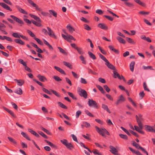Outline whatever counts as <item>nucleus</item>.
Masks as SVG:
<instances>
[{"label": "nucleus", "mask_w": 155, "mask_h": 155, "mask_svg": "<svg viewBox=\"0 0 155 155\" xmlns=\"http://www.w3.org/2000/svg\"><path fill=\"white\" fill-rule=\"evenodd\" d=\"M29 15L31 17L37 21L33 20H31V21L28 19H24V20L26 23L29 24H31L32 22L33 24L37 26L40 27L42 26V25L41 24L42 21L39 17L32 14H29Z\"/></svg>", "instance_id": "obj_1"}, {"label": "nucleus", "mask_w": 155, "mask_h": 155, "mask_svg": "<svg viewBox=\"0 0 155 155\" xmlns=\"http://www.w3.org/2000/svg\"><path fill=\"white\" fill-rule=\"evenodd\" d=\"M20 33L18 32H14L12 33V36L18 39H15L14 40L15 42L17 44H19L21 45H25V42L20 39Z\"/></svg>", "instance_id": "obj_2"}, {"label": "nucleus", "mask_w": 155, "mask_h": 155, "mask_svg": "<svg viewBox=\"0 0 155 155\" xmlns=\"http://www.w3.org/2000/svg\"><path fill=\"white\" fill-rule=\"evenodd\" d=\"M77 92L81 97H83L85 99L87 98V94L85 90L81 89L80 87H78L77 89Z\"/></svg>", "instance_id": "obj_3"}, {"label": "nucleus", "mask_w": 155, "mask_h": 155, "mask_svg": "<svg viewBox=\"0 0 155 155\" xmlns=\"http://www.w3.org/2000/svg\"><path fill=\"white\" fill-rule=\"evenodd\" d=\"M61 142L64 146H65L67 148L70 150H72L74 148L73 146L70 143H68L67 140L66 139H63L61 140Z\"/></svg>", "instance_id": "obj_4"}, {"label": "nucleus", "mask_w": 155, "mask_h": 155, "mask_svg": "<svg viewBox=\"0 0 155 155\" xmlns=\"http://www.w3.org/2000/svg\"><path fill=\"white\" fill-rule=\"evenodd\" d=\"M133 146L135 147L136 148L138 149L141 150L143 153L146 154L147 155H148V152L145 149L140 146L139 144L137 143L134 141H133Z\"/></svg>", "instance_id": "obj_5"}, {"label": "nucleus", "mask_w": 155, "mask_h": 155, "mask_svg": "<svg viewBox=\"0 0 155 155\" xmlns=\"http://www.w3.org/2000/svg\"><path fill=\"white\" fill-rule=\"evenodd\" d=\"M88 104L89 106L90 107H93L96 108H98L97 102L92 99H89Z\"/></svg>", "instance_id": "obj_6"}, {"label": "nucleus", "mask_w": 155, "mask_h": 155, "mask_svg": "<svg viewBox=\"0 0 155 155\" xmlns=\"http://www.w3.org/2000/svg\"><path fill=\"white\" fill-rule=\"evenodd\" d=\"M95 128L96 129V131L98 133L102 135L103 137H105V135L104 134V130L105 128H100L99 127L97 126H95Z\"/></svg>", "instance_id": "obj_7"}, {"label": "nucleus", "mask_w": 155, "mask_h": 155, "mask_svg": "<svg viewBox=\"0 0 155 155\" xmlns=\"http://www.w3.org/2000/svg\"><path fill=\"white\" fill-rule=\"evenodd\" d=\"M10 17L14 21L18 22L19 24H24L23 21L22 20L19 18L13 15H10Z\"/></svg>", "instance_id": "obj_8"}, {"label": "nucleus", "mask_w": 155, "mask_h": 155, "mask_svg": "<svg viewBox=\"0 0 155 155\" xmlns=\"http://www.w3.org/2000/svg\"><path fill=\"white\" fill-rule=\"evenodd\" d=\"M47 28L48 30V34L51 37L54 38H56V36L55 35L53 31H52L51 29L48 27H47Z\"/></svg>", "instance_id": "obj_9"}, {"label": "nucleus", "mask_w": 155, "mask_h": 155, "mask_svg": "<svg viewBox=\"0 0 155 155\" xmlns=\"http://www.w3.org/2000/svg\"><path fill=\"white\" fill-rule=\"evenodd\" d=\"M135 117L137 122V123L140 129H142L143 128V125L141 122V121L142 120L140 119V118H139L138 116L137 115H136Z\"/></svg>", "instance_id": "obj_10"}, {"label": "nucleus", "mask_w": 155, "mask_h": 155, "mask_svg": "<svg viewBox=\"0 0 155 155\" xmlns=\"http://www.w3.org/2000/svg\"><path fill=\"white\" fill-rule=\"evenodd\" d=\"M145 130L147 132H153L155 131L154 128H153L152 127L147 125L145 126Z\"/></svg>", "instance_id": "obj_11"}, {"label": "nucleus", "mask_w": 155, "mask_h": 155, "mask_svg": "<svg viewBox=\"0 0 155 155\" xmlns=\"http://www.w3.org/2000/svg\"><path fill=\"white\" fill-rule=\"evenodd\" d=\"M125 99L122 95H121L119 99L117 100V101L115 103V104L117 105H118L119 104L124 102L125 101Z\"/></svg>", "instance_id": "obj_12"}, {"label": "nucleus", "mask_w": 155, "mask_h": 155, "mask_svg": "<svg viewBox=\"0 0 155 155\" xmlns=\"http://www.w3.org/2000/svg\"><path fill=\"white\" fill-rule=\"evenodd\" d=\"M0 5H1L3 8L7 10L10 11H12V9L8 5L3 2L0 3Z\"/></svg>", "instance_id": "obj_13"}, {"label": "nucleus", "mask_w": 155, "mask_h": 155, "mask_svg": "<svg viewBox=\"0 0 155 155\" xmlns=\"http://www.w3.org/2000/svg\"><path fill=\"white\" fill-rule=\"evenodd\" d=\"M109 148L110 149V151L111 153L114 154H116L118 152V151L115 147L110 145L109 146Z\"/></svg>", "instance_id": "obj_14"}, {"label": "nucleus", "mask_w": 155, "mask_h": 155, "mask_svg": "<svg viewBox=\"0 0 155 155\" xmlns=\"http://www.w3.org/2000/svg\"><path fill=\"white\" fill-rule=\"evenodd\" d=\"M97 26L101 28L104 30H107L108 29L107 26L105 24L103 23L99 24L97 25Z\"/></svg>", "instance_id": "obj_15"}, {"label": "nucleus", "mask_w": 155, "mask_h": 155, "mask_svg": "<svg viewBox=\"0 0 155 155\" xmlns=\"http://www.w3.org/2000/svg\"><path fill=\"white\" fill-rule=\"evenodd\" d=\"M15 7L18 11L20 13L26 15L28 14V12L24 10L21 8L20 6L18 5H16Z\"/></svg>", "instance_id": "obj_16"}, {"label": "nucleus", "mask_w": 155, "mask_h": 155, "mask_svg": "<svg viewBox=\"0 0 155 155\" xmlns=\"http://www.w3.org/2000/svg\"><path fill=\"white\" fill-rule=\"evenodd\" d=\"M54 68L57 71L60 72L61 73L64 75H66V73L64 71L60 68L56 66H54Z\"/></svg>", "instance_id": "obj_17"}, {"label": "nucleus", "mask_w": 155, "mask_h": 155, "mask_svg": "<svg viewBox=\"0 0 155 155\" xmlns=\"http://www.w3.org/2000/svg\"><path fill=\"white\" fill-rule=\"evenodd\" d=\"M28 131L30 132L31 134L35 135V136L37 137H39L40 136L35 131L32 130L31 129H28Z\"/></svg>", "instance_id": "obj_18"}, {"label": "nucleus", "mask_w": 155, "mask_h": 155, "mask_svg": "<svg viewBox=\"0 0 155 155\" xmlns=\"http://www.w3.org/2000/svg\"><path fill=\"white\" fill-rule=\"evenodd\" d=\"M109 48L111 51L114 52L115 53L118 54L119 53V51L117 49L114 48V47L112 45H109L108 46Z\"/></svg>", "instance_id": "obj_19"}, {"label": "nucleus", "mask_w": 155, "mask_h": 155, "mask_svg": "<svg viewBox=\"0 0 155 155\" xmlns=\"http://www.w3.org/2000/svg\"><path fill=\"white\" fill-rule=\"evenodd\" d=\"M81 127L82 128H83L84 127L88 128L90 127V124L87 122H83L82 124H81Z\"/></svg>", "instance_id": "obj_20"}, {"label": "nucleus", "mask_w": 155, "mask_h": 155, "mask_svg": "<svg viewBox=\"0 0 155 155\" xmlns=\"http://www.w3.org/2000/svg\"><path fill=\"white\" fill-rule=\"evenodd\" d=\"M14 80L17 81V82L18 83V85L19 86H21L24 84L25 82L23 80L21 79L18 80L15 79Z\"/></svg>", "instance_id": "obj_21"}, {"label": "nucleus", "mask_w": 155, "mask_h": 155, "mask_svg": "<svg viewBox=\"0 0 155 155\" xmlns=\"http://www.w3.org/2000/svg\"><path fill=\"white\" fill-rule=\"evenodd\" d=\"M44 44L48 47L50 50H53V48L52 46L50 45L47 41L45 40H44Z\"/></svg>", "instance_id": "obj_22"}, {"label": "nucleus", "mask_w": 155, "mask_h": 155, "mask_svg": "<svg viewBox=\"0 0 155 155\" xmlns=\"http://www.w3.org/2000/svg\"><path fill=\"white\" fill-rule=\"evenodd\" d=\"M113 73L114 74V76H113L114 78H117L120 80L122 79L120 75L117 72L114 71Z\"/></svg>", "instance_id": "obj_23"}, {"label": "nucleus", "mask_w": 155, "mask_h": 155, "mask_svg": "<svg viewBox=\"0 0 155 155\" xmlns=\"http://www.w3.org/2000/svg\"><path fill=\"white\" fill-rule=\"evenodd\" d=\"M45 141L50 146H51V147L54 148H56L57 147L54 144H53V143H51V142L49 141L45 140Z\"/></svg>", "instance_id": "obj_24"}, {"label": "nucleus", "mask_w": 155, "mask_h": 155, "mask_svg": "<svg viewBox=\"0 0 155 155\" xmlns=\"http://www.w3.org/2000/svg\"><path fill=\"white\" fill-rule=\"evenodd\" d=\"M129 149L133 153H134L137 155H139L140 153V152L138 150H136L133 149L131 147H129Z\"/></svg>", "instance_id": "obj_25"}, {"label": "nucleus", "mask_w": 155, "mask_h": 155, "mask_svg": "<svg viewBox=\"0 0 155 155\" xmlns=\"http://www.w3.org/2000/svg\"><path fill=\"white\" fill-rule=\"evenodd\" d=\"M117 39L120 43H122L123 44H125L126 43L125 40L119 36L117 37Z\"/></svg>", "instance_id": "obj_26"}, {"label": "nucleus", "mask_w": 155, "mask_h": 155, "mask_svg": "<svg viewBox=\"0 0 155 155\" xmlns=\"http://www.w3.org/2000/svg\"><path fill=\"white\" fill-rule=\"evenodd\" d=\"M135 64V62L134 61H132L131 62L130 64V71L132 72H133L134 71Z\"/></svg>", "instance_id": "obj_27"}, {"label": "nucleus", "mask_w": 155, "mask_h": 155, "mask_svg": "<svg viewBox=\"0 0 155 155\" xmlns=\"http://www.w3.org/2000/svg\"><path fill=\"white\" fill-rule=\"evenodd\" d=\"M37 77L39 78V80L40 81L44 82L45 80H46V79L45 77L44 76H41L40 74H38L37 76Z\"/></svg>", "instance_id": "obj_28"}, {"label": "nucleus", "mask_w": 155, "mask_h": 155, "mask_svg": "<svg viewBox=\"0 0 155 155\" xmlns=\"http://www.w3.org/2000/svg\"><path fill=\"white\" fill-rule=\"evenodd\" d=\"M63 63L64 65L69 68L70 69L72 68V65L70 63L65 61H64L63 62Z\"/></svg>", "instance_id": "obj_29"}, {"label": "nucleus", "mask_w": 155, "mask_h": 155, "mask_svg": "<svg viewBox=\"0 0 155 155\" xmlns=\"http://www.w3.org/2000/svg\"><path fill=\"white\" fill-rule=\"evenodd\" d=\"M102 107L104 110H106L109 113H111L110 110L108 109L107 106V105L103 104L102 105Z\"/></svg>", "instance_id": "obj_30"}, {"label": "nucleus", "mask_w": 155, "mask_h": 155, "mask_svg": "<svg viewBox=\"0 0 155 155\" xmlns=\"http://www.w3.org/2000/svg\"><path fill=\"white\" fill-rule=\"evenodd\" d=\"M76 49L77 51L79 54H84V52L82 48L78 47L77 48H76Z\"/></svg>", "instance_id": "obj_31"}, {"label": "nucleus", "mask_w": 155, "mask_h": 155, "mask_svg": "<svg viewBox=\"0 0 155 155\" xmlns=\"http://www.w3.org/2000/svg\"><path fill=\"white\" fill-rule=\"evenodd\" d=\"M96 86L102 94H104L105 93V91H104L103 87L101 86L98 84H97Z\"/></svg>", "instance_id": "obj_32"}, {"label": "nucleus", "mask_w": 155, "mask_h": 155, "mask_svg": "<svg viewBox=\"0 0 155 155\" xmlns=\"http://www.w3.org/2000/svg\"><path fill=\"white\" fill-rule=\"evenodd\" d=\"M21 134L27 140L30 141L31 140V139L28 136V135L24 132H22L21 133Z\"/></svg>", "instance_id": "obj_33"}, {"label": "nucleus", "mask_w": 155, "mask_h": 155, "mask_svg": "<svg viewBox=\"0 0 155 155\" xmlns=\"http://www.w3.org/2000/svg\"><path fill=\"white\" fill-rule=\"evenodd\" d=\"M126 40L130 43L133 44H135V42L134 41H133L132 39L130 38L127 37L126 38Z\"/></svg>", "instance_id": "obj_34"}, {"label": "nucleus", "mask_w": 155, "mask_h": 155, "mask_svg": "<svg viewBox=\"0 0 155 155\" xmlns=\"http://www.w3.org/2000/svg\"><path fill=\"white\" fill-rule=\"evenodd\" d=\"M15 92L18 94L21 95L22 94V91L20 88H18L15 91Z\"/></svg>", "instance_id": "obj_35"}, {"label": "nucleus", "mask_w": 155, "mask_h": 155, "mask_svg": "<svg viewBox=\"0 0 155 155\" xmlns=\"http://www.w3.org/2000/svg\"><path fill=\"white\" fill-rule=\"evenodd\" d=\"M49 12L52 15H53L55 17H57V13L54 11L53 10H49Z\"/></svg>", "instance_id": "obj_36"}, {"label": "nucleus", "mask_w": 155, "mask_h": 155, "mask_svg": "<svg viewBox=\"0 0 155 155\" xmlns=\"http://www.w3.org/2000/svg\"><path fill=\"white\" fill-rule=\"evenodd\" d=\"M58 104L59 106H60L61 108L64 109H67V107L64 104L62 103H61L60 102H58Z\"/></svg>", "instance_id": "obj_37"}, {"label": "nucleus", "mask_w": 155, "mask_h": 155, "mask_svg": "<svg viewBox=\"0 0 155 155\" xmlns=\"http://www.w3.org/2000/svg\"><path fill=\"white\" fill-rule=\"evenodd\" d=\"M51 91L52 92V93L54 94L55 96H57L58 97H61L60 95L58 93L57 91L53 90H51Z\"/></svg>", "instance_id": "obj_38"}, {"label": "nucleus", "mask_w": 155, "mask_h": 155, "mask_svg": "<svg viewBox=\"0 0 155 155\" xmlns=\"http://www.w3.org/2000/svg\"><path fill=\"white\" fill-rule=\"evenodd\" d=\"M41 130L43 131L44 132H45L47 134H48L49 135H51V133L48 130L46 129L45 128H44L43 127H41Z\"/></svg>", "instance_id": "obj_39"}, {"label": "nucleus", "mask_w": 155, "mask_h": 155, "mask_svg": "<svg viewBox=\"0 0 155 155\" xmlns=\"http://www.w3.org/2000/svg\"><path fill=\"white\" fill-rule=\"evenodd\" d=\"M88 54H89L90 57L93 59H96V57L95 55L91 52L89 51L88 52Z\"/></svg>", "instance_id": "obj_40"}, {"label": "nucleus", "mask_w": 155, "mask_h": 155, "mask_svg": "<svg viewBox=\"0 0 155 155\" xmlns=\"http://www.w3.org/2000/svg\"><path fill=\"white\" fill-rule=\"evenodd\" d=\"M80 145L82 147H83L84 148L87 149V150L90 153H91V151L88 148L86 147L84 144V143L81 142L79 143Z\"/></svg>", "instance_id": "obj_41"}, {"label": "nucleus", "mask_w": 155, "mask_h": 155, "mask_svg": "<svg viewBox=\"0 0 155 155\" xmlns=\"http://www.w3.org/2000/svg\"><path fill=\"white\" fill-rule=\"evenodd\" d=\"M8 138L10 142L13 143L14 144H17V142H16V140L12 137H8Z\"/></svg>", "instance_id": "obj_42"}, {"label": "nucleus", "mask_w": 155, "mask_h": 155, "mask_svg": "<svg viewBox=\"0 0 155 155\" xmlns=\"http://www.w3.org/2000/svg\"><path fill=\"white\" fill-rule=\"evenodd\" d=\"M67 28L70 32H72L75 31V29L70 25H68L67 26Z\"/></svg>", "instance_id": "obj_43"}, {"label": "nucleus", "mask_w": 155, "mask_h": 155, "mask_svg": "<svg viewBox=\"0 0 155 155\" xmlns=\"http://www.w3.org/2000/svg\"><path fill=\"white\" fill-rule=\"evenodd\" d=\"M80 59L82 61V63L84 64H86V61L85 60L84 57L82 55H81L80 57Z\"/></svg>", "instance_id": "obj_44"}, {"label": "nucleus", "mask_w": 155, "mask_h": 155, "mask_svg": "<svg viewBox=\"0 0 155 155\" xmlns=\"http://www.w3.org/2000/svg\"><path fill=\"white\" fill-rule=\"evenodd\" d=\"M68 95L71 97L73 99L75 100H77V98L75 96H74L73 94L72 93H71L70 92H68Z\"/></svg>", "instance_id": "obj_45"}, {"label": "nucleus", "mask_w": 155, "mask_h": 155, "mask_svg": "<svg viewBox=\"0 0 155 155\" xmlns=\"http://www.w3.org/2000/svg\"><path fill=\"white\" fill-rule=\"evenodd\" d=\"M34 39L40 45H43V43L38 38H36L35 37L34 38Z\"/></svg>", "instance_id": "obj_46"}, {"label": "nucleus", "mask_w": 155, "mask_h": 155, "mask_svg": "<svg viewBox=\"0 0 155 155\" xmlns=\"http://www.w3.org/2000/svg\"><path fill=\"white\" fill-rule=\"evenodd\" d=\"M119 136L120 137L124 139L125 140H127L128 139V137L126 135H124L122 134H119Z\"/></svg>", "instance_id": "obj_47"}, {"label": "nucleus", "mask_w": 155, "mask_h": 155, "mask_svg": "<svg viewBox=\"0 0 155 155\" xmlns=\"http://www.w3.org/2000/svg\"><path fill=\"white\" fill-rule=\"evenodd\" d=\"M143 86L144 89L145 91H147L148 92L150 91V90L147 87V86L146 82H143Z\"/></svg>", "instance_id": "obj_48"}, {"label": "nucleus", "mask_w": 155, "mask_h": 155, "mask_svg": "<svg viewBox=\"0 0 155 155\" xmlns=\"http://www.w3.org/2000/svg\"><path fill=\"white\" fill-rule=\"evenodd\" d=\"M98 48L99 50L101 51V52L103 54H104V55H106L107 54V53L106 51L104 50L100 46H98Z\"/></svg>", "instance_id": "obj_49"}, {"label": "nucleus", "mask_w": 155, "mask_h": 155, "mask_svg": "<svg viewBox=\"0 0 155 155\" xmlns=\"http://www.w3.org/2000/svg\"><path fill=\"white\" fill-rule=\"evenodd\" d=\"M58 48L59 49L60 52L61 53L66 55L67 54V53L65 52V51L62 48L58 47Z\"/></svg>", "instance_id": "obj_50"}, {"label": "nucleus", "mask_w": 155, "mask_h": 155, "mask_svg": "<svg viewBox=\"0 0 155 155\" xmlns=\"http://www.w3.org/2000/svg\"><path fill=\"white\" fill-rule=\"evenodd\" d=\"M143 68L144 70H147L148 69H150L151 70H153L154 69L151 66H143Z\"/></svg>", "instance_id": "obj_51"}, {"label": "nucleus", "mask_w": 155, "mask_h": 155, "mask_svg": "<svg viewBox=\"0 0 155 155\" xmlns=\"http://www.w3.org/2000/svg\"><path fill=\"white\" fill-rule=\"evenodd\" d=\"M18 61L20 64H23V65L24 66H26V65H27L25 62L22 59H18Z\"/></svg>", "instance_id": "obj_52"}, {"label": "nucleus", "mask_w": 155, "mask_h": 155, "mask_svg": "<svg viewBox=\"0 0 155 155\" xmlns=\"http://www.w3.org/2000/svg\"><path fill=\"white\" fill-rule=\"evenodd\" d=\"M85 112L87 115L90 117H94V116L87 110H85Z\"/></svg>", "instance_id": "obj_53"}, {"label": "nucleus", "mask_w": 155, "mask_h": 155, "mask_svg": "<svg viewBox=\"0 0 155 155\" xmlns=\"http://www.w3.org/2000/svg\"><path fill=\"white\" fill-rule=\"evenodd\" d=\"M4 40L5 39L8 41H9L11 42H12L13 41L12 40L11 38L9 37H7V36H4Z\"/></svg>", "instance_id": "obj_54"}, {"label": "nucleus", "mask_w": 155, "mask_h": 155, "mask_svg": "<svg viewBox=\"0 0 155 155\" xmlns=\"http://www.w3.org/2000/svg\"><path fill=\"white\" fill-rule=\"evenodd\" d=\"M84 28L87 31H90L91 29V28L87 25L86 24H84Z\"/></svg>", "instance_id": "obj_55"}, {"label": "nucleus", "mask_w": 155, "mask_h": 155, "mask_svg": "<svg viewBox=\"0 0 155 155\" xmlns=\"http://www.w3.org/2000/svg\"><path fill=\"white\" fill-rule=\"evenodd\" d=\"M129 131L135 137H139V135L137 133L133 131V130H129Z\"/></svg>", "instance_id": "obj_56"}, {"label": "nucleus", "mask_w": 155, "mask_h": 155, "mask_svg": "<svg viewBox=\"0 0 155 155\" xmlns=\"http://www.w3.org/2000/svg\"><path fill=\"white\" fill-rule=\"evenodd\" d=\"M42 90L43 91H44V92H45V93H46L49 95L51 94V93L50 91H48V90L45 88L43 87L42 88Z\"/></svg>", "instance_id": "obj_57"}, {"label": "nucleus", "mask_w": 155, "mask_h": 155, "mask_svg": "<svg viewBox=\"0 0 155 155\" xmlns=\"http://www.w3.org/2000/svg\"><path fill=\"white\" fill-rule=\"evenodd\" d=\"M39 134L42 136L43 137H44L45 139H47L48 137L43 132L41 131H40L38 132Z\"/></svg>", "instance_id": "obj_58"}, {"label": "nucleus", "mask_w": 155, "mask_h": 155, "mask_svg": "<svg viewBox=\"0 0 155 155\" xmlns=\"http://www.w3.org/2000/svg\"><path fill=\"white\" fill-rule=\"evenodd\" d=\"M71 136L72 137V139L74 140L77 143H78V141L77 138L76 137L75 135L73 134H71Z\"/></svg>", "instance_id": "obj_59"}, {"label": "nucleus", "mask_w": 155, "mask_h": 155, "mask_svg": "<svg viewBox=\"0 0 155 155\" xmlns=\"http://www.w3.org/2000/svg\"><path fill=\"white\" fill-rule=\"evenodd\" d=\"M103 17L106 18H107L110 21H113V18L110 16L106 15H104L103 16Z\"/></svg>", "instance_id": "obj_60"}, {"label": "nucleus", "mask_w": 155, "mask_h": 155, "mask_svg": "<svg viewBox=\"0 0 155 155\" xmlns=\"http://www.w3.org/2000/svg\"><path fill=\"white\" fill-rule=\"evenodd\" d=\"M53 78L57 81H61L62 79L59 77L57 76H54L53 77Z\"/></svg>", "instance_id": "obj_61"}, {"label": "nucleus", "mask_w": 155, "mask_h": 155, "mask_svg": "<svg viewBox=\"0 0 155 155\" xmlns=\"http://www.w3.org/2000/svg\"><path fill=\"white\" fill-rule=\"evenodd\" d=\"M61 35L62 37L64 39L67 40L68 41H69V40H68V35L67 36H66L63 34H62Z\"/></svg>", "instance_id": "obj_62"}, {"label": "nucleus", "mask_w": 155, "mask_h": 155, "mask_svg": "<svg viewBox=\"0 0 155 155\" xmlns=\"http://www.w3.org/2000/svg\"><path fill=\"white\" fill-rule=\"evenodd\" d=\"M2 21L3 23H4L5 24L7 25H8V26L11 28L12 29L13 28L12 26L11 25L9 24V23L6 21L3 20H2Z\"/></svg>", "instance_id": "obj_63"}, {"label": "nucleus", "mask_w": 155, "mask_h": 155, "mask_svg": "<svg viewBox=\"0 0 155 155\" xmlns=\"http://www.w3.org/2000/svg\"><path fill=\"white\" fill-rule=\"evenodd\" d=\"M81 83L84 84H86L87 83L86 80L83 78H81Z\"/></svg>", "instance_id": "obj_64"}]
</instances>
